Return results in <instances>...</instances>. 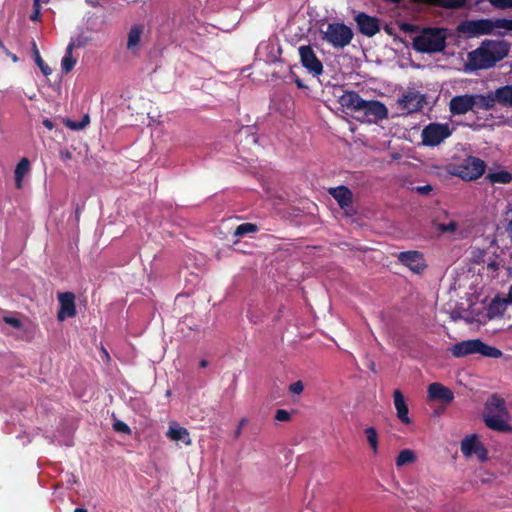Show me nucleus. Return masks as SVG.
Masks as SVG:
<instances>
[{
	"instance_id": "obj_11",
	"label": "nucleus",
	"mask_w": 512,
	"mask_h": 512,
	"mask_svg": "<svg viewBox=\"0 0 512 512\" xmlns=\"http://www.w3.org/2000/svg\"><path fill=\"white\" fill-rule=\"evenodd\" d=\"M461 452L464 456L469 457L475 454L479 461L485 462L488 459V450L478 440L475 434L466 436L461 442Z\"/></svg>"
},
{
	"instance_id": "obj_7",
	"label": "nucleus",
	"mask_w": 512,
	"mask_h": 512,
	"mask_svg": "<svg viewBox=\"0 0 512 512\" xmlns=\"http://www.w3.org/2000/svg\"><path fill=\"white\" fill-rule=\"evenodd\" d=\"M451 135V131L447 124L430 123L422 130V144L434 147Z\"/></svg>"
},
{
	"instance_id": "obj_43",
	"label": "nucleus",
	"mask_w": 512,
	"mask_h": 512,
	"mask_svg": "<svg viewBox=\"0 0 512 512\" xmlns=\"http://www.w3.org/2000/svg\"><path fill=\"white\" fill-rule=\"evenodd\" d=\"M432 186L430 184L424 185V186H417L415 188L416 192L421 195H427L432 191Z\"/></svg>"
},
{
	"instance_id": "obj_9",
	"label": "nucleus",
	"mask_w": 512,
	"mask_h": 512,
	"mask_svg": "<svg viewBox=\"0 0 512 512\" xmlns=\"http://www.w3.org/2000/svg\"><path fill=\"white\" fill-rule=\"evenodd\" d=\"M354 13V20L359 33L366 37H373L380 32L381 25L377 17L368 15L365 12L354 11Z\"/></svg>"
},
{
	"instance_id": "obj_57",
	"label": "nucleus",
	"mask_w": 512,
	"mask_h": 512,
	"mask_svg": "<svg viewBox=\"0 0 512 512\" xmlns=\"http://www.w3.org/2000/svg\"><path fill=\"white\" fill-rule=\"evenodd\" d=\"M507 25H508L507 30L508 31H512V19H508V24Z\"/></svg>"
},
{
	"instance_id": "obj_37",
	"label": "nucleus",
	"mask_w": 512,
	"mask_h": 512,
	"mask_svg": "<svg viewBox=\"0 0 512 512\" xmlns=\"http://www.w3.org/2000/svg\"><path fill=\"white\" fill-rule=\"evenodd\" d=\"M274 418L276 421L286 422L291 419V414L285 409H278L276 410Z\"/></svg>"
},
{
	"instance_id": "obj_17",
	"label": "nucleus",
	"mask_w": 512,
	"mask_h": 512,
	"mask_svg": "<svg viewBox=\"0 0 512 512\" xmlns=\"http://www.w3.org/2000/svg\"><path fill=\"white\" fill-rule=\"evenodd\" d=\"M459 29L473 35H486L493 31V21L490 19L467 21L462 23Z\"/></svg>"
},
{
	"instance_id": "obj_16",
	"label": "nucleus",
	"mask_w": 512,
	"mask_h": 512,
	"mask_svg": "<svg viewBox=\"0 0 512 512\" xmlns=\"http://www.w3.org/2000/svg\"><path fill=\"white\" fill-rule=\"evenodd\" d=\"M428 398L432 401H439L445 405L454 400L453 391L441 383H431L427 389Z\"/></svg>"
},
{
	"instance_id": "obj_50",
	"label": "nucleus",
	"mask_w": 512,
	"mask_h": 512,
	"mask_svg": "<svg viewBox=\"0 0 512 512\" xmlns=\"http://www.w3.org/2000/svg\"><path fill=\"white\" fill-rule=\"evenodd\" d=\"M497 257H498V256H496L494 253L490 255V254L487 252V256H486V263H485V264H486V265H488V262H493V260H497Z\"/></svg>"
},
{
	"instance_id": "obj_13",
	"label": "nucleus",
	"mask_w": 512,
	"mask_h": 512,
	"mask_svg": "<svg viewBox=\"0 0 512 512\" xmlns=\"http://www.w3.org/2000/svg\"><path fill=\"white\" fill-rule=\"evenodd\" d=\"M60 308L57 313V319L64 321L76 315L75 295L72 292H64L58 295Z\"/></svg>"
},
{
	"instance_id": "obj_27",
	"label": "nucleus",
	"mask_w": 512,
	"mask_h": 512,
	"mask_svg": "<svg viewBox=\"0 0 512 512\" xmlns=\"http://www.w3.org/2000/svg\"><path fill=\"white\" fill-rule=\"evenodd\" d=\"M486 178L493 184H509L512 182V173L507 170L489 173Z\"/></svg>"
},
{
	"instance_id": "obj_47",
	"label": "nucleus",
	"mask_w": 512,
	"mask_h": 512,
	"mask_svg": "<svg viewBox=\"0 0 512 512\" xmlns=\"http://www.w3.org/2000/svg\"><path fill=\"white\" fill-rule=\"evenodd\" d=\"M43 125L49 130H52L54 128L53 122L48 118L43 120Z\"/></svg>"
},
{
	"instance_id": "obj_30",
	"label": "nucleus",
	"mask_w": 512,
	"mask_h": 512,
	"mask_svg": "<svg viewBox=\"0 0 512 512\" xmlns=\"http://www.w3.org/2000/svg\"><path fill=\"white\" fill-rule=\"evenodd\" d=\"M367 443L374 455L378 453L379 439L378 432L374 427H368L364 430Z\"/></svg>"
},
{
	"instance_id": "obj_26",
	"label": "nucleus",
	"mask_w": 512,
	"mask_h": 512,
	"mask_svg": "<svg viewBox=\"0 0 512 512\" xmlns=\"http://www.w3.org/2000/svg\"><path fill=\"white\" fill-rule=\"evenodd\" d=\"M143 33V26L142 25H133L128 33V40H127V49L130 51H134L139 46L141 35Z\"/></svg>"
},
{
	"instance_id": "obj_39",
	"label": "nucleus",
	"mask_w": 512,
	"mask_h": 512,
	"mask_svg": "<svg viewBox=\"0 0 512 512\" xmlns=\"http://www.w3.org/2000/svg\"><path fill=\"white\" fill-rule=\"evenodd\" d=\"M457 223L454 222V221H451L447 224H440L439 225V230L442 232V233H446V232H450V233H453L457 230Z\"/></svg>"
},
{
	"instance_id": "obj_1",
	"label": "nucleus",
	"mask_w": 512,
	"mask_h": 512,
	"mask_svg": "<svg viewBox=\"0 0 512 512\" xmlns=\"http://www.w3.org/2000/svg\"><path fill=\"white\" fill-rule=\"evenodd\" d=\"M510 46L506 41L485 40L480 47L468 53L465 64L466 71H476L494 67L509 53Z\"/></svg>"
},
{
	"instance_id": "obj_6",
	"label": "nucleus",
	"mask_w": 512,
	"mask_h": 512,
	"mask_svg": "<svg viewBox=\"0 0 512 512\" xmlns=\"http://www.w3.org/2000/svg\"><path fill=\"white\" fill-rule=\"evenodd\" d=\"M357 113L361 114L357 117L358 120L368 123H377L388 118L387 107L378 100H364Z\"/></svg>"
},
{
	"instance_id": "obj_35",
	"label": "nucleus",
	"mask_w": 512,
	"mask_h": 512,
	"mask_svg": "<svg viewBox=\"0 0 512 512\" xmlns=\"http://www.w3.org/2000/svg\"><path fill=\"white\" fill-rule=\"evenodd\" d=\"M487 250L475 249L472 252V261L474 264L480 265L486 263Z\"/></svg>"
},
{
	"instance_id": "obj_49",
	"label": "nucleus",
	"mask_w": 512,
	"mask_h": 512,
	"mask_svg": "<svg viewBox=\"0 0 512 512\" xmlns=\"http://www.w3.org/2000/svg\"><path fill=\"white\" fill-rule=\"evenodd\" d=\"M85 2L90 5L91 7H98L100 6V0H85Z\"/></svg>"
},
{
	"instance_id": "obj_45",
	"label": "nucleus",
	"mask_w": 512,
	"mask_h": 512,
	"mask_svg": "<svg viewBox=\"0 0 512 512\" xmlns=\"http://www.w3.org/2000/svg\"><path fill=\"white\" fill-rule=\"evenodd\" d=\"M89 122V117L88 116H85L84 118V121L82 123H79V124H76V123H73L71 125L72 128L74 129H81L83 128L87 123Z\"/></svg>"
},
{
	"instance_id": "obj_34",
	"label": "nucleus",
	"mask_w": 512,
	"mask_h": 512,
	"mask_svg": "<svg viewBox=\"0 0 512 512\" xmlns=\"http://www.w3.org/2000/svg\"><path fill=\"white\" fill-rule=\"evenodd\" d=\"M467 0H433V2L446 9H457L461 8Z\"/></svg>"
},
{
	"instance_id": "obj_52",
	"label": "nucleus",
	"mask_w": 512,
	"mask_h": 512,
	"mask_svg": "<svg viewBox=\"0 0 512 512\" xmlns=\"http://www.w3.org/2000/svg\"><path fill=\"white\" fill-rule=\"evenodd\" d=\"M502 299L506 301L507 306L509 304H512V287H511V291L509 292L508 296L505 298H502Z\"/></svg>"
},
{
	"instance_id": "obj_36",
	"label": "nucleus",
	"mask_w": 512,
	"mask_h": 512,
	"mask_svg": "<svg viewBox=\"0 0 512 512\" xmlns=\"http://www.w3.org/2000/svg\"><path fill=\"white\" fill-rule=\"evenodd\" d=\"M489 3L498 9H510L512 8V0H488Z\"/></svg>"
},
{
	"instance_id": "obj_42",
	"label": "nucleus",
	"mask_w": 512,
	"mask_h": 512,
	"mask_svg": "<svg viewBox=\"0 0 512 512\" xmlns=\"http://www.w3.org/2000/svg\"><path fill=\"white\" fill-rule=\"evenodd\" d=\"M5 322L9 325H11L14 328H20L22 326V323L19 319L14 317H5Z\"/></svg>"
},
{
	"instance_id": "obj_31",
	"label": "nucleus",
	"mask_w": 512,
	"mask_h": 512,
	"mask_svg": "<svg viewBox=\"0 0 512 512\" xmlns=\"http://www.w3.org/2000/svg\"><path fill=\"white\" fill-rule=\"evenodd\" d=\"M486 408L491 412L493 410L503 413L506 411L505 401L503 398L493 395L486 403Z\"/></svg>"
},
{
	"instance_id": "obj_51",
	"label": "nucleus",
	"mask_w": 512,
	"mask_h": 512,
	"mask_svg": "<svg viewBox=\"0 0 512 512\" xmlns=\"http://www.w3.org/2000/svg\"><path fill=\"white\" fill-rule=\"evenodd\" d=\"M33 8H34V11L41 12L40 0H33Z\"/></svg>"
},
{
	"instance_id": "obj_33",
	"label": "nucleus",
	"mask_w": 512,
	"mask_h": 512,
	"mask_svg": "<svg viewBox=\"0 0 512 512\" xmlns=\"http://www.w3.org/2000/svg\"><path fill=\"white\" fill-rule=\"evenodd\" d=\"M258 231V226L253 223H242L236 227L234 235L237 237H243L250 233H255Z\"/></svg>"
},
{
	"instance_id": "obj_54",
	"label": "nucleus",
	"mask_w": 512,
	"mask_h": 512,
	"mask_svg": "<svg viewBox=\"0 0 512 512\" xmlns=\"http://www.w3.org/2000/svg\"><path fill=\"white\" fill-rule=\"evenodd\" d=\"M244 423V420L241 421L239 427L237 428V430L235 431V436L238 437L240 434H241V428H242V424Z\"/></svg>"
},
{
	"instance_id": "obj_24",
	"label": "nucleus",
	"mask_w": 512,
	"mask_h": 512,
	"mask_svg": "<svg viewBox=\"0 0 512 512\" xmlns=\"http://www.w3.org/2000/svg\"><path fill=\"white\" fill-rule=\"evenodd\" d=\"M506 309V301L502 297L496 296L488 306L487 316L489 319L502 316Z\"/></svg>"
},
{
	"instance_id": "obj_3",
	"label": "nucleus",
	"mask_w": 512,
	"mask_h": 512,
	"mask_svg": "<svg viewBox=\"0 0 512 512\" xmlns=\"http://www.w3.org/2000/svg\"><path fill=\"white\" fill-rule=\"evenodd\" d=\"M454 357L460 358L471 354H481L486 357L499 358L502 352L493 346L485 344L480 339H470L458 342L451 347Z\"/></svg>"
},
{
	"instance_id": "obj_58",
	"label": "nucleus",
	"mask_w": 512,
	"mask_h": 512,
	"mask_svg": "<svg viewBox=\"0 0 512 512\" xmlns=\"http://www.w3.org/2000/svg\"><path fill=\"white\" fill-rule=\"evenodd\" d=\"M296 84H297V86H298L299 88H303V87H304V85H303V83H302V81H301L300 79H297V80H296Z\"/></svg>"
},
{
	"instance_id": "obj_29",
	"label": "nucleus",
	"mask_w": 512,
	"mask_h": 512,
	"mask_svg": "<svg viewBox=\"0 0 512 512\" xmlns=\"http://www.w3.org/2000/svg\"><path fill=\"white\" fill-rule=\"evenodd\" d=\"M417 457L413 450L404 449L400 451L396 458V466L402 467L404 465L412 464L416 461Z\"/></svg>"
},
{
	"instance_id": "obj_18",
	"label": "nucleus",
	"mask_w": 512,
	"mask_h": 512,
	"mask_svg": "<svg viewBox=\"0 0 512 512\" xmlns=\"http://www.w3.org/2000/svg\"><path fill=\"white\" fill-rule=\"evenodd\" d=\"M363 101L364 99L355 91H345L339 97V104L343 108L355 113L359 111Z\"/></svg>"
},
{
	"instance_id": "obj_53",
	"label": "nucleus",
	"mask_w": 512,
	"mask_h": 512,
	"mask_svg": "<svg viewBox=\"0 0 512 512\" xmlns=\"http://www.w3.org/2000/svg\"><path fill=\"white\" fill-rule=\"evenodd\" d=\"M199 366L201 368H206L208 366V361L206 359H202L200 362H199Z\"/></svg>"
},
{
	"instance_id": "obj_48",
	"label": "nucleus",
	"mask_w": 512,
	"mask_h": 512,
	"mask_svg": "<svg viewBox=\"0 0 512 512\" xmlns=\"http://www.w3.org/2000/svg\"><path fill=\"white\" fill-rule=\"evenodd\" d=\"M506 231H507L508 237L510 238V241L512 242V219L508 222Z\"/></svg>"
},
{
	"instance_id": "obj_2",
	"label": "nucleus",
	"mask_w": 512,
	"mask_h": 512,
	"mask_svg": "<svg viewBox=\"0 0 512 512\" xmlns=\"http://www.w3.org/2000/svg\"><path fill=\"white\" fill-rule=\"evenodd\" d=\"M446 39L447 30L445 28L427 27L414 37L412 45L416 51L421 53H439L446 48Z\"/></svg>"
},
{
	"instance_id": "obj_46",
	"label": "nucleus",
	"mask_w": 512,
	"mask_h": 512,
	"mask_svg": "<svg viewBox=\"0 0 512 512\" xmlns=\"http://www.w3.org/2000/svg\"><path fill=\"white\" fill-rule=\"evenodd\" d=\"M29 18H30L31 21H34V22L40 21L41 12L40 11H33Z\"/></svg>"
},
{
	"instance_id": "obj_23",
	"label": "nucleus",
	"mask_w": 512,
	"mask_h": 512,
	"mask_svg": "<svg viewBox=\"0 0 512 512\" xmlns=\"http://www.w3.org/2000/svg\"><path fill=\"white\" fill-rule=\"evenodd\" d=\"M31 165L28 158H22L15 168V186L21 189L23 186V178L30 171Z\"/></svg>"
},
{
	"instance_id": "obj_44",
	"label": "nucleus",
	"mask_w": 512,
	"mask_h": 512,
	"mask_svg": "<svg viewBox=\"0 0 512 512\" xmlns=\"http://www.w3.org/2000/svg\"><path fill=\"white\" fill-rule=\"evenodd\" d=\"M500 263L497 260H493V262H488L487 269L492 272H497L499 270Z\"/></svg>"
},
{
	"instance_id": "obj_56",
	"label": "nucleus",
	"mask_w": 512,
	"mask_h": 512,
	"mask_svg": "<svg viewBox=\"0 0 512 512\" xmlns=\"http://www.w3.org/2000/svg\"><path fill=\"white\" fill-rule=\"evenodd\" d=\"M62 157L70 159L72 157V154L69 151H66L64 154H62Z\"/></svg>"
},
{
	"instance_id": "obj_59",
	"label": "nucleus",
	"mask_w": 512,
	"mask_h": 512,
	"mask_svg": "<svg viewBox=\"0 0 512 512\" xmlns=\"http://www.w3.org/2000/svg\"><path fill=\"white\" fill-rule=\"evenodd\" d=\"M74 512H88L85 508H76Z\"/></svg>"
},
{
	"instance_id": "obj_5",
	"label": "nucleus",
	"mask_w": 512,
	"mask_h": 512,
	"mask_svg": "<svg viewBox=\"0 0 512 512\" xmlns=\"http://www.w3.org/2000/svg\"><path fill=\"white\" fill-rule=\"evenodd\" d=\"M486 169V163L480 158L469 156L453 168V175L465 181H472L480 178Z\"/></svg>"
},
{
	"instance_id": "obj_15",
	"label": "nucleus",
	"mask_w": 512,
	"mask_h": 512,
	"mask_svg": "<svg viewBox=\"0 0 512 512\" xmlns=\"http://www.w3.org/2000/svg\"><path fill=\"white\" fill-rule=\"evenodd\" d=\"M474 107V98L473 95L470 94L454 96L449 103V109L453 115L466 114L473 110Z\"/></svg>"
},
{
	"instance_id": "obj_8",
	"label": "nucleus",
	"mask_w": 512,
	"mask_h": 512,
	"mask_svg": "<svg viewBox=\"0 0 512 512\" xmlns=\"http://www.w3.org/2000/svg\"><path fill=\"white\" fill-rule=\"evenodd\" d=\"M426 104L425 95L415 89H410L397 99L398 108L406 114L419 112Z\"/></svg>"
},
{
	"instance_id": "obj_4",
	"label": "nucleus",
	"mask_w": 512,
	"mask_h": 512,
	"mask_svg": "<svg viewBox=\"0 0 512 512\" xmlns=\"http://www.w3.org/2000/svg\"><path fill=\"white\" fill-rule=\"evenodd\" d=\"M354 33L352 29L344 23H329L326 31L323 32V39L330 43L333 47L344 48L348 46Z\"/></svg>"
},
{
	"instance_id": "obj_14",
	"label": "nucleus",
	"mask_w": 512,
	"mask_h": 512,
	"mask_svg": "<svg viewBox=\"0 0 512 512\" xmlns=\"http://www.w3.org/2000/svg\"><path fill=\"white\" fill-rule=\"evenodd\" d=\"M398 260L415 273H421L426 268L423 255L419 251L401 252L398 255Z\"/></svg>"
},
{
	"instance_id": "obj_21",
	"label": "nucleus",
	"mask_w": 512,
	"mask_h": 512,
	"mask_svg": "<svg viewBox=\"0 0 512 512\" xmlns=\"http://www.w3.org/2000/svg\"><path fill=\"white\" fill-rule=\"evenodd\" d=\"M484 421L486 426L494 431H512V427L500 415H486Z\"/></svg>"
},
{
	"instance_id": "obj_38",
	"label": "nucleus",
	"mask_w": 512,
	"mask_h": 512,
	"mask_svg": "<svg viewBox=\"0 0 512 512\" xmlns=\"http://www.w3.org/2000/svg\"><path fill=\"white\" fill-rule=\"evenodd\" d=\"M113 428H114L115 431L121 432V433H124V434H130L131 433L130 427L126 423H124L122 421H116L113 424Z\"/></svg>"
},
{
	"instance_id": "obj_19",
	"label": "nucleus",
	"mask_w": 512,
	"mask_h": 512,
	"mask_svg": "<svg viewBox=\"0 0 512 512\" xmlns=\"http://www.w3.org/2000/svg\"><path fill=\"white\" fill-rule=\"evenodd\" d=\"M394 406L397 411V417L403 424H410L411 419L409 418V408L404 399V395L401 390L396 389L393 392Z\"/></svg>"
},
{
	"instance_id": "obj_61",
	"label": "nucleus",
	"mask_w": 512,
	"mask_h": 512,
	"mask_svg": "<svg viewBox=\"0 0 512 512\" xmlns=\"http://www.w3.org/2000/svg\"><path fill=\"white\" fill-rule=\"evenodd\" d=\"M0 47H4L3 42L0 40Z\"/></svg>"
},
{
	"instance_id": "obj_25",
	"label": "nucleus",
	"mask_w": 512,
	"mask_h": 512,
	"mask_svg": "<svg viewBox=\"0 0 512 512\" xmlns=\"http://www.w3.org/2000/svg\"><path fill=\"white\" fill-rule=\"evenodd\" d=\"M475 107L482 110H491L494 108L497 103L494 97V92H491L487 95L476 94L473 95Z\"/></svg>"
},
{
	"instance_id": "obj_55",
	"label": "nucleus",
	"mask_w": 512,
	"mask_h": 512,
	"mask_svg": "<svg viewBox=\"0 0 512 512\" xmlns=\"http://www.w3.org/2000/svg\"><path fill=\"white\" fill-rule=\"evenodd\" d=\"M249 139H250V141H251L252 143H254V144H256V143H257V141H258V139H257V137H256V135H255V134H251V135L249 136Z\"/></svg>"
},
{
	"instance_id": "obj_12",
	"label": "nucleus",
	"mask_w": 512,
	"mask_h": 512,
	"mask_svg": "<svg viewBox=\"0 0 512 512\" xmlns=\"http://www.w3.org/2000/svg\"><path fill=\"white\" fill-rule=\"evenodd\" d=\"M299 55L302 65L314 76H318L323 72L322 62L317 58L314 50L310 45L299 47Z\"/></svg>"
},
{
	"instance_id": "obj_40",
	"label": "nucleus",
	"mask_w": 512,
	"mask_h": 512,
	"mask_svg": "<svg viewBox=\"0 0 512 512\" xmlns=\"http://www.w3.org/2000/svg\"><path fill=\"white\" fill-rule=\"evenodd\" d=\"M303 390H304V385L301 380H298L289 386V391L293 394H301L303 392Z\"/></svg>"
},
{
	"instance_id": "obj_60",
	"label": "nucleus",
	"mask_w": 512,
	"mask_h": 512,
	"mask_svg": "<svg viewBox=\"0 0 512 512\" xmlns=\"http://www.w3.org/2000/svg\"><path fill=\"white\" fill-rule=\"evenodd\" d=\"M12 59H13L14 61H16V60H17L16 55H13V56H12Z\"/></svg>"
},
{
	"instance_id": "obj_28",
	"label": "nucleus",
	"mask_w": 512,
	"mask_h": 512,
	"mask_svg": "<svg viewBox=\"0 0 512 512\" xmlns=\"http://www.w3.org/2000/svg\"><path fill=\"white\" fill-rule=\"evenodd\" d=\"M73 49H74V43L71 42L68 44V46L66 48V53H65L64 57L62 58L61 67L65 73H69L70 71H72V69L74 68V66L76 64V60L72 57Z\"/></svg>"
},
{
	"instance_id": "obj_22",
	"label": "nucleus",
	"mask_w": 512,
	"mask_h": 512,
	"mask_svg": "<svg viewBox=\"0 0 512 512\" xmlns=\"http://www.w3.org/2000/svg\"><path fill=\"white\" fill-rule=\"evenodd\" d=\"M494 97L497 103L503 107H512V85H505L494 91Z\"/></svg>"
},
{
	"instance_id": "obj_20",
	"label": "nucleus",
	"mask_w": 512,
	"mask_h": 512,
	"mask_svg": "<svg viewBox=\"0 0 512 512\" xmlns=\"http://www.w3.org/2000/svg\"><path fill=\"white\" fill-rule=\"evenodd\" d=\"M166 436L173 441H181L185 445L192 444L188 430L177 422L170 423Z\"/></svg>"
},
{
	"instance_id": "obj_10",
	"label": "nucleus",
	"mask_w": 512,
	"mask_h": 512,
	"mask_svg": "<svg viewBox=\"0 0 512 512\" xmlns=\"http://www.w3.org/2000/svg\"><path fill=\"white\" fill-rule=\"evenodd\" d=\"M328 192L337 201L338 205L344 210L347 216L356 214V210L353 206V193L348 187L340 185L330 188Z\"/></svg>"
},
{
	"instance_id": "obj_41",
	"label": "nucleus",
	"mask_w": 512,
	"mask_h": 512,
	"mask_svg": "<svg viewBox=\"0 0 512 512\" xmlns=\"http://www.w3.org/2000/svg\"><path fill=\"white\" fill-rule=\"evenodd\" d=\"M508 19L500 18L493 21V29L494 28H500V29H506L508 28Z\"/></svg>"
},
{
	"instance_id": "obj_32",
	"label": "nucleus",
	"mask_w": 512,
	"mask_h": 512,
	"mask_svg": "<svg viewBox=\"0 0 512 512\" xmlns=\"http://www.w3.org/2000/svg\"><path fill=\"white\" fill-rule=\"evenodd\" d=\"M33 55H34V60H35V62L37 64V66L40 68L41 72L45 76L50 75L52 73V69L42 59V57H41V55L39 53V50L37 49V46H36L35 42H33Z\"/></svg>"
}]
</instances>
